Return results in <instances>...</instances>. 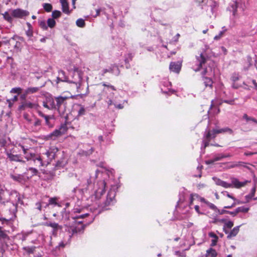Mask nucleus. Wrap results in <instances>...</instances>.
Returning <instances> with one entry per match:
<instances>
[{"instance_id": "0e129e2a", "label": "nucleus", "mask_w": 257, "mask_h": 257, "mask_svg": "<svg viewBox=\"0 0 257 257\" xmlns=\"http://www.w3.org/2000/svg\"><path fill=\"white\" fill-rule=\"evenodd\" d=\"M215 161H214V158L212 159L209 160L208 161H207L206 162V163L207 164H210L213 163Z\"/></svg>"}, {"instance_id": "9d476101", "label": "nucleus", "mask_w": 257, "mask_h": 257, "mask_svg": "<svg viewBox=\"0 0 257 257\" xmlns=\"http://www.w3.org/2000/svg\"><path fill=\"white\" fill-rule=\"evenodd\" d=\"M62 6V10L63 13L66 14H69L70 11H69V4L66 0H60Z\"/></svg>"}, {"instance_id": "58836bf2", "label": "nucleus", "mask_w": 257, "mask_h": 257, "mask_svg": "<svg viewBox=\"0 0 257 257\" xmlns=\"http://www.w3.org/2000/svg\"><path fill=\"white\" fill-rule=\"evenodd\" d=\"M22 88L20 87H15L12 89L11 92L20 94L22 91Z\"/></svg>"}, {"instance_id": "2f4dec72", "label": "nucleus", "mask_w": 257, "mask_h": 257, "mask_svg": "<svg viewBox=\"0 0 257 257\" xmlns=\"http://www.w3.org/2000/svg\"><path fill=\"white\" fill-rule=\"evenodd\" d=\"M236 210L238 213L239 212L246 213V212H247L249 210V208L241 206V207H239L236 208Z\"/></svg>"}, {"instance_id": "0eeeda50", "label": "nucleus", "mask_w": 257, "mask_h": 257, "mask_svg": "<svg viewBox=\"0 0 257 257\" xmlns=\"http://www.w3.org/2000/svg\"><path fill=\"white\" fill-rule=\"evenodd\" d=\"M248 182L247 181L240 182L236 178H232L231 179V183L230 184H231L232 187L240 188L246 185V184Z\"/></svg>"}, {"instance_id": "13d9d810", "label": "nucleus", "mask_w": 257, "mask_h": 257, "mask_svg": "<svg viewBox=\"0 0 257 257\" xmlns=\"http://www.w3.org/2000/svg\"><path fill=\"white\" fill-rule=\"evenodd\" d=\"M199 199V200L202 202H204L205 203V204H207L208 203V201H206L205 199L204 198H202V197H200L198 196V197Z\"/></svg>"}, {"instance_id": "e2e57ef3", "label": "nucleus", "mask_w": 257, "mask_h": 257, "mask_svg": "<svg viewBox=\"0 0 257 257\" xmlns=\"http://www.w3.org/2000/svg\"><path fill=\"white\" fill-rule=\"evenodd\" d=\"M22 149H23V152H24V154L25 155V156H26V155H27V151H28V149H25L24 148V147L23 146H21Z\"/></svg>"}, {"instance_id": "603ef678", "label": "nucleus", "mask_w": 257, "mask_h": 257, "mask_svg": "<svg viewBox=\"0 0 257 257\" xmlns=\"http://www.w3.org/2000/svg\"><path fill=\"white\" fill-rule=\"evenodd\" d=\"M15 48H17L18 50H20L21 49V43L20 42H17L15 45Z\"/></svg>"}, {"instance_id": "f03ea898", "label": "nucleus", "mask_w": 257, "mask_h": 257, "mask_svg": "<svg viewBox=\"0 0 257 257\" xmlns=\"http://www.w3.org/2000/svg\"><path fill=\"white\" fill-rule=\"evenodd\" d=\"M67 127L66 124H62L60 127L55 130L53 132L45 137L47 140H55L57 138L64 135L67 131Z\"/></svg>"}, {"instance_id": "5701e85b", "label": "nucleus", "mask_w": 257, "mask_h": 257, "mask_svg": "<svg viewBox=\"0 0 257 257\" xmlns=\"http://www.w3.org/2000/svg\"><path fill=\"white\" fill-rule=\"evenodd\" d=\"M46 225L53 228L54 229V231H57L58 228H62V227L61 226L59 225L58 223L55 222H50L49 223H47Z\"/></svg>"}, {"instance_id": "c756f323", "label": "nucleus", "mask_w": 257, "mask_h": 257, "mask_svg": "<svg viewBox=\"0 0 257 257\" xmlns=\"http://www.w3.org/2000/svg\"><path fill=\"white\" fill-rule=\"evenodd\" d=\"M9 239V236L6 234L5 230L2 229V227L0 226V239Z\"/></svg>"}, {"instance_id": "4c0bfd02", "label": "nucleus", "mask_w": 257, "mask_h": 257, "mask_svg": "<svg viewBox=\"0 0 257 257\" xmlns=\"http://www.w3.org/2000/svg\"><path fill=\"white\" fill-rule=\"evenodd\" d=\"M4 16V18L9 22H11L12 21V18L11 16L9 14L8 12H5L3 14Z\"/></svg>"}, {"instance_id": "de8ad7c7", "label": "nucleus", "mask_w": 257, "mask_h": 257, "mask_svg": "<svg viewBox=\"0 0 257 257\" xmlns=\"http://www.w3.org/2000/svg\"><path fill=\"white\" fill-rule=\"evenodd\" d=\"M29 170H30L33 175H36L38 173V170L35 168H30Z\"/></svg>"}, {"instance_id": "72a5a7b5", "label": "nucleus", "mask_w": 257, "mask_h": 257, "mask_svg": "<svg viewBox=\"0 0 257 257\" xmlns=\"http://www.w3.org/2000/svg\"><path fill=\"white\" fill-rule=\"evenodd\" d=\"M43 8L47 12H50L52 10V6L50 4L45 3L43 5Z\"/></svg>"}, {"instance_id": "e433bc0d", "label": "nucleus", "mask_w": 257, "mask_h": 257, "mask_svg": "<svg viewBox=\"0 0 257 257\" xmlns=\"http://www.w3.org/2000/svg\"><path fill=\"white\" fill-rule=\"evenodd\" d=\"M47 101H48V103H49V105H50V106H49L50 108H51V109H54V108L57 109V106H56V104H55L54 100L50 99V100H48Z\"/></svg>"}, {"instance_id": "ddd939ff", "label": "nucleus", "mask_w": 257, "mask_h": 257, "mask_svg": "<svg viewBox=\"0 0 257 257\" xmlns=\"http://www.w3.org/2000/svg\"><path fill=\"white\" fill-rule=\"evenodd\" d=\"M240 226H237L234 227L231 231L228 233L227 238L230 239L233 237L235 236L239 232Z\"/></svg>"}, {"instance_id": "aec40b11", "label": "nucleus", "mask_w": 257, "mask_h": 257, "mask_svg": "<svg viewBox=\"0 0 257 257\" xmlns=\"http://www.w3.org/2000/svg\"><path fill=\"white\" fill-rule=\"evenodd\" d=\"M78 107V116H82L85 114V109L83 106L80 104H78L77 105Z\"/></svg>"}, {"instance_id": "338daca9", "label": "nucleus", "mask_w": 257, "mask_h": 257, "mask_svg": "<svg viewBox=\"0 0 257 257\" xmlns=\"http://www.w3.org/2000/svg\"><path fill=\"white\" fill-rule=\"evenodd\" d=\"M87 215H88V214L86 213V214H84L83 215L78 216L76 218H83L85 217V216H87Z\"/></svg>"}, {"instance_id": "a878e982", "label": "nucleus", "mask_w": 257, "mask_h": 257, "mask_svg": "<svg viewBox=\"0 0 257 257\" xmlns=\"http://www.w3.org/2000/svg\"><path fill=\"white\" fill-rule=\"evenodd\" d=\"M36 157H40L39 156L36 155L34 154L31 153H27V155L25 156V158L27 160H33L35 162H36L37 159H36Z\"/></svg>"}, {"instance_id": "774afa93", "label": "nucleus", "mask_w": 257, "mask_h": 257, "mask_svg": "<svg viewBox=\"0 0 257 257\" xmlns=\"http://www.w3.org/2000/svg\"><path fill=\"white\" fill-rule=\"evenodd\" d=\"M6 141L4 140H1L0 141V144H1V146H4L6 144Z\"/></svg>"}, {"instance_id": "f3484780", "label": "nucleus", "mask_w": 257, "mask_h": 257, "mask_svg": "<svg viewBox=\"0 0 257 257\" xmlns=\"http://www.w3.org/2000/svg\"><path fill=\"white\" fill-rule=\"evenodd\" d=\"M243 203L244 202L235 199V201H233L230 205L225 206L224 208L226 209L231 208L233 207H235L236 205L241 204Z\"/></svg>"}, {"instance_id": "2eb2a0df", "label": "nucleus", "mask_w": 257, "mask_h": 257, "mask_svg": "<svg viewBox=\"0 0 257 257\" xmlns=\"http://www.w3.org/2000/svg\"><path fill=\"white\" fill-rule=\"evenodd\" d=\"M217 253L216 250L212 248H210L206 250L205 254L206 257H216Z\"/></svg>"}, {"instance_id": "473e14b6", "label": "nucleus", "mask_w": 257, "mask_h": 257, "mask_svg": "<svg viewBox=\"0 0 257 257\" xmlns=\"http://www.w3.org/2000/svg\"><path fill=\"white\" fill-rule=\"evenodd\" d=\"M76 25L78 27L83 28L85 26V22L82 19H79L76 21Z\"/></svg>"}, {"instance_id": "37998d69", "label": "nucleus", "mask_w": 257, "mask_h": 257, "mask_svg": "<svg viewBox=\"0 0 257 257\" xmlns=\"http://www.w3.org/2000/svg\"><path fill=\"white\" fill-rule=\"evenodd\" d=\"M224 158V155L223 154H219L215 157H214V161H218L221 160L222 159Z\"/></svg>"}, {"instance_id": "7c9ffc66", "label": "nucleus", "mask_w": 257, "mask_h": 257, "mask_svg": "<svg viewBox=\"0 0 257 257\" xmlns=\"http://www.w3.org/2000/svg\"><path fill=\"white\" fill-rule=\"evenodd\" d=\"M245 164V163L243 162H234V163H232L230 166H229L227 167V168L230 169V168H235V167H237L243 165V164Z\"/></svg>"}, {"instance_id": "dca6fc26", "label": "nucleus", "mask_w": 257, "mask_h": 257, "mask_svg": "<svg viewBox=\"0 0 257 257\" xmlns=\"http://www.w3.org/2000/svg\"><path fill=\"white\" fill-rule=\"evenodd\" d=\"M26 94H33L38 92L39 90V87H29L26 90Z\"/></svg>"}, {"instance_id": "cd10ccee", "label": "nucleus", "mask_w": 257, "mask_h": 257, "mask_svg": "<svg viewBox=\"0 0 257 257\" xmlns=\"http://www.w3.org/2000/svg\"><path fill=\"white\" fill-rule=\"evenodd\" d=\"M56 25V22L53 18H49L47 20V26L50 28H53Z\"/></svg>"}, {"instance_id": "79ce46f5", "label": "nucleus", "mask_w": 257, "mask_h": 257, "mask_svg": "<svg viewBox=\"0 0 257 257\" xmlns=\"http://www.w3.org/2000/svg\"><path fill=\"white\" fill-rule=\"evenodd\" d=\"M41 121L40 119H39L37 118H34V123H33V125L34 126H35V127L39 126L41 125Z\"/></svg>"}, {"instance_id": "a211bd4d", "label": "nucleus", "mask_w": 257, "mask_h": 257, "mask_svg": "<svg viewBox=\"0 0 257 257\" xmlns=\"http://www.w3.org/2000/svg\"><path fill=\"white\" fill-rule=\"evenodd\" d=\"M11 177L14 180L19 182L22 183L24 181V177L21 175H11Z\"/></svg>"}, {"instance_id": "8fccbe9b", "label": "nucleus", "mask_w": 257, "mask_h": 257, "mask_svg": "<svg viewBox=\"0 0 257 257\" xmlns=\"http://www.w3.org/2000/svg\"><path fill=\"white\" fill-rule=\"evenodd\" d=\"M228 214H230L232 216H235L238 214L237 212L236 211V209L233 211H228Z\"/></svg>"}, {"instance_id": "bf43d9fd", "label": "nucleus", "mask_w": 257, "mask_h": 257, "mask_svg": "<svg viewBox=\"0 0 257 257\" xmlns=\"http://www.w3.org/2000/svg\"><path fill=\"white\" fill-rule=\"evenodd\" d=\"M226 196L228 198H230L232 200H233V201H235V198L227 192H226Z\"/></svg>"}, {"instance_id": "c9c22d12", "label": "nucleus", "mask_w": 257, "mask_h": 257, "mask_svg": "<svg viewBox=\"0 0 257 257\" xmlns=\"http://www.w3.org/2000/svg\"><path fill=\"white\" fill-rule=\"evenodd\" d=\"M39 26L40 27L44 30H46L48 28V26L45 21H40L39 22Z\"/></svg>"}, {"instance_id": "6e6552de", "label": "nucleus", "mask_w": 257, "mask_h": 257, "mask_svg": "<svg viewBox=\"0 0 257 257\" xmlns=\"http://www.w3.org/2000/svg\"><path fill=\"white\" fill-rule=\"evenodd\" d=\"M197 62L199 64V66L196 69H195V71H199L201 67H202V65L206 62V58L205 56L201 53L199 56H197L196 57Z\"/></svg>"}, {"instance_id": "6ab92c4d", "label": "nucleus", "mask_w": 257, "mask_h": 257, "mask_svg": "<svg viewBox=\"0 0 257 257\" xmlns=\"http://www.w3.org/2000/svg\"><path fill=\"white\" fill-rule=\"evenodd\" d=\"M53 115H46L45 116L44 119L45 120V123L47 125H48L49 127H52L53 126V124L51 123L50 119H53Z\"/></svg>"}, {"instance_id": "4be33fe9", "label": "nucleus", "mask_w": 257, "mask_h": 257, "mask_svg": "<svg viewBox=\"0 0 257 257\" xmlns=\"http://www.w3.org/2000/svg\"><path fill=\"white\" fill-rule=\"evenodd\" d=\"M209 236L210 237L213 238L212 240L211 245L212 246L215 245L216 244V242H217V240H218L217 236L212 232L209 233Z\"/></svg>"}, {"instance_id": "412c9836", "label": "nucleus", "mask_w": 257, "mask_h": 257, "mask_svg": "<svg viewBox=\"0 0 257 257\" xmlns=\"http://www.w3.org/2000/svg\"><path fill=\"white\" fill-rule=\"evenodd\" d=\"M204 83L206 86L211 87L213 84V81L211 78V77L206 76L204 77Z\"/></svg>"}, {"instance_id": "20e7f679", "label": "nucleus", "mask_w": 257, "mask_h": 257, "mask_svg": "<svg viewBox=\"0 0 257 257\" xmlns=\"http://www.w3.org/2000/svg\"><path fill=\"white\" fill-rule=\"evenodd\" d=\"M45 155L47 157L46 159L44 158H41L40 156L36 157V159L39 162L40 166H47L54 159L49 150L45 153Z\"/></svg>"}, {"instance_id": "1a4fd4ad", "label": "nucleus", "mask_w": 257, "mask_h": 257, "mask_svg": "<svg viewBox=\"0 0 257 257\" xmlns=\"http://www.w3.org/2000/svg\"><path fill=\"white\" fill-rule=\"evenodd\" d=\"M169 68L172 71L179 73L181 68V63L179 62H171Z\"/></svg>"}, {"instance_id": "423d86ee", "label": "nucleus", "mask_w": 257, "mask_h": 257, "mask_svg": "<svg viewBox=\"0 0 257 257\" xmlns=\"http://www.w3.org/2000/svg\"><path fill=\"white\" fill-rule=\"evenodd\" d=\"M29 14V12L27 11L17 9L12 11V15L14 17L22 18L24 17L28 16Z\"/></svg>"}, {"instance_id": "bb28decb", "label": "nucleus", "mask_w": 257, "mask_h": 257, "mask_svg": "<svg viewBox=\"0 0 257 257\" xmlns=\"http://www.w3.org/2000/svg\"><path fill=\"white\" fill-rule=\"evenodd\" d=\"M57 201H58V198L57 197H52L50 198L49 200V203L46 205L45 207L48 206L49 205H57Z\"/></svg>"}, {"instance_id": "4468645a", "label": "nucleus", "mask_w": 257, "mask_h": 257, "mask_svg": "<svg viewBox=\"0 0 257 257\" xmlns=\"http://www.w3.org/2000/svg\"><path fill=\"white\" fill-rule=\"evenodd\" d=\"M216 184L217 185L221 186L225 188H228L232 187L231 184L228 183L225 181L221 180L220 179H217L216 181Z\"/></svg>"}, {"instance_id": "5fc2aeb1", "label": "nucleus", "mask_w": 257, "mask_h": 257, "mask_svg": "<svg viewBox=\"0 0 257 257\" xmlns=\"http://www.w3.org/2000/svg\"><path fill=\"white\" fill-rule=\"evenodd\" d=\"M218 212L219 214H223L225 213H228V211L226 210L222 209L220 211L219 210H218Z\"/></svg>"}, {"instance_id": "a18cd8bd", "label": "nucleus", "mask_w": 257, "mask_h": 257, "mask_svg": "<svg viewBox=\"0 0 257 257\" xmlns=\"http://www.w3.org/2000/svg\"><path fill=\"white\" fill-rule=\"evenodd\" d=\"M225 226L228 228H231L233 226L232 221H229L225 223Z\"/></svg>"}, {"instance_id": "864d4df0", "label": "nucleus", "mask_w": 257, "mask_h": 257, "mask_svg": "<svg viewBox=\"0 0 257 257\" xmlns=\"http://www.w3.org/2000/svg\"><path fill=\"white\" fill-rule=\"evenodd\" d=\"M26 34L28 37H32L33 35V31L29 29L26 32Z\"/></svg>"}, {"instance_id": "09e8293b", "label": "nucleus", "mask_w": 257, "mask_h": 257, "mask_svg": "<svg viewBox=\"0 0 257 257\" xmlns=\"http://www.w3.org/2000/svg\"><path fill=\"white\" fill-rule=\"evenodd\" d=\"M207 205L211 209H214V210H216L217 209V207L216 206L212 204V203H209V202H208V203L207 204Z\"/></svg>"}, {"instance_id": "f704fd0d", "label": "nucleus", "mask_w": 257, "mask_h": 257, "mask_svg": "<svg viewBox=\"0 0 257 257\" xmlns=\"http://www.w3.org/2000/svg\"><path fill=\"white\" fill-rule=\"evenodd\" d=\"M61 15V13L59 11H54L52 12V16L53 18V19H57L60 17Z\"/></svg>"}, {"instance_id": "a19ab883", "label": "nucleus", "mask_w": 257, "mask_h": 257, "mask_svg": "<svg viewBox=\"0 0 257 257\" xmlns=\"http://www.w3.org/2000/svg\"><path fill=\"white\" fill-rule=\"evenodd\" d=\"M225 32V30L221 31L218 35H216L214 37V40L216 41L220 40L221 38L223 36Z\"/></svg>"}, {"instance_id": "ea45409f", "label": "nucleus", "mask_w": 257, "mask_h": 257, "mask_svg": "<svg viewBox=\"0 0 257 257\" xmlns=\"http://www.w3.org/2000/svg\"><path fill=\"white\" fill-rule=\"evenodd\" d=\"M35 246L24 247V249L29 253H33L35 250Z\"/></svg>"}, {"instance_id": "680f3d73", "label": "nucleus", "mask_w": 257, "mask_h": 257, "mask_svg": "<svg viewBox=\"0 0 257 257\" xmlns=\"http://www.w3.org/2000/svg\"><path fill=\"white\" fill-rule=\"evenodd\" d=\"M43 106L44 107H45V108H47L49 109H51V108H50L49 106H50V105H49V103H48V101L47 102H44L43 103Z\"/></svg>"}, {"instance_id": "39448f33", "label": "nucleus", "mask_w": 257, "mask_h": 257, "mask_svg": "<svg viewBox=\"0 0 257 257\" xmlns=\"http://www.w3.org/2000/svg\"><path fill=\"white\" fill-rule=\"evenodd\" d=\"M39 105L37 102H31L30 101L25 100L22 102L21 105H20L19 110H24L26 108H29L31 109H37Z\"/></svg>"}, {"instance_id": "393cba45", "label": "nucleus", "mask_w": 257, "mask_h": 257, "mask_svg": "<svg viewBox=\"0 0 257 257\" xmlns=\"http://www.w3.org/2000/svg\"><path fill=\"white\" fill-rule=\"evenodd\" d=\"M203 75H207L208 76L211 77L214 75V73L212 71L211 68H209V69H205L202 73Z\"/></svg>"}, {"instance_id": "052dcab7", "label": "nucleus", "mask_w": 257, "mask_h": 257, "mask_svg": "<svg viewBox=\"0 0 257 257\" xmlns=\"http://www.w3.org/2000/svg\"><path fill=\"white\" fill-rule=\"evenodd\" d=\"M224 102L226 103H228L229 104H234V100H224Z\"/></svg>"}, {"instance_id": "f257e3e1", "label": "nucleus", "mask_w": 257, "mask_h": 257, "mask_svg": "<svg viewBox=\"0 0 257 257\" xmlns=\"http://www.w3.org/2000/svg\"><path fill=\"white\" fill-rule=\"evenodd\" d=\"M229 133L232 134L233 131L229 127H225L220 129H213L212 131H208L205 135L206 140L203 141L204 148H205L209 145L210 139H214L218 134Z\"/></svg>"}, {"instance_id": "c85d7f7f", "label": "nucleus", "mask_w": 257, "mask_h": 257, "mask_svg": "<svg viewBox=\"0 0 257 257\" xmlns=\"http://www.w3.org/2000/svg\"><path fill=\"white\" fill-rule=\"evenodd\" d=\"M48 150L51 154V156H52L53 159H54L56 153L58 151V149L56 147H52L50 148Z\"/></svg>"}, {"instance_id": "c03bdc74", "label": "nucleus", "mask_w": 257, "mask_h": 257, "mask_svg": "<svg viewBox=\"0 0 257 257\" xmlns=\"http://www.w3.org/2000/svg\"><path fill=\"white\" fill-rule=\"evenodd\" d=\"M100 185H101V187H102L101 193H104L105 188V185H106L105 182L104 181H102L100 182Z\"/></svg>"}, {"instance_id": "3c124183", "label": "nucleus", "mask_w": 257, "mask_h": 257, "mask_svg": "<svg viewBox=\"0 0 257 257\" xmlns=\"http://www.w3.org/2000/svg\"><path fill=\"white\" fill-rule=\"evenodd\" d=\"M194 197H196L197 198V197H198V195L197 194H194V195L191 194V196H190V204L191 205L193 204Z\"/></svg>"}, {"instance_id": "f8f14e48", "label": "nucleus", "mask_w": 257, "mask_h": 257, "mask_svg": "<svg viewBox=\"0 0 257 257\" xmlns=\"http://www.w3.org/2000/svg\"><path fill=\"white\" fill-rule=\"evenodd\" d=\"M57 83L60 81L67 82L68 81V78L65 75V72L62 70L59 71L58 77L57 78Z\"/></svg>"}, {"instance_id": "6e6d98bb", "label": "nucleus", "mask_w": 257, "mask_h": 257, "mask_svg": "<svg viewBox=\"0 0 257 257\" xmlns=\"http://www.w3.org/2000/svg\"><path fill=\"white\" fill-rule=\"evenodd\" d=\"M36 205L37 206V209L38 210H39L40 211L41 210V209H42V204H41V202H37L36 204Z\"/></svg>"}, {"instance_id": "4d7b16f0", "label": "nucleus", "mask_w": 257, "mask_h": 257, "mask_svg": "<svg viewBox=\"0 0 257 257\" xmlns=\"http://www.w3.org/2000/svg\"><path fill=\"white\" fill-rule=\"evenodd\" d=\"M112 201V197H109L108 196H107V200H106V203H108V204H110L111 202Z\"/></svg>"}, {"instance_id": "69168bd1", "label": "nucleus", "mask_w": 257, "mask_h": 257, "mask_svg": "<svg viewBox=\"0 0 257 257\" xmlns=\"http://www.w3.org/2000/svg\"><path fill=\"white\" fill-rule=\"evenodd\" d=\"M28 94H26V90L25 91V93L24 94H22L21 96V98L23 100H26V96Z\"/></svg>"}, {"instance_id": "b1692460", "label": "nucleus", "mask_w": 257, "mask_h": 257, "mask_svg": "<svg viewBox=\"0 0 257 257\" xmlns=\"http://www.w3.org/2000/svg\"><path fill=\"white\" fill-rule=\"evenodd\" d=\"M255 192V187H254L252 188L250 193L249 195L245 196L246 198L247 199L246 202L249 201V199L253 198L254 200L257 199V197L256 198H253V197L254 196Z\"/></svg>"}, {"instance_id": "7ed1b4c3", "label": "nucleus", "mask_w": 257, "mask_h": 257, "mask_svg": "<svg viewBox=\"0 0 257 257\" xmlns=\"http://www.w3.org/2000/svg\"><path fill=\"white\" fill-rule=\"evenodd\" d=\"M67 97L58 96L55 97L56 101L57 109L60 113H63L65 110Z\"/></svg>"}, {"instance_id": "9b49d317", "label": "nucleus", "mask_w": 257, "mask_h": 257, "mask_svg": "<svg viewBox=\"0 0 257 257\" xmlns=\"http://www.w3.org/2000/svg\"><path fill=\"white\" fill-rule=\"evenodd\" d=\"M7 155L8 158L10 159L11 161H16V162H21V160L20 159V157L18 155H14L11 153L9 152H7Z\"/></svg>"}, {"instance_id": "49530a36", "label": "nucleus", "mask_w": 257, "mask_h": 257, "mask_svg": "<svg viewBox=\"0 0 257 257\" xmlns=\"http://www.w3.org/2000/svg\"><path fill=\"white\" fill-rule=\"evenodd\" d=\"M243 118L245 119L246 121H252V119H254V118L248 116L246 114H244V115H243Z\"/></svg>"}]
</instances>
